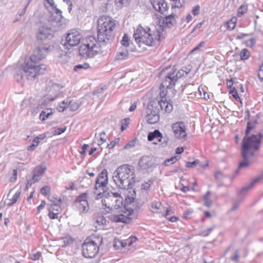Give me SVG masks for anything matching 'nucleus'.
<instances>
[{
	"label": "nucleus",
	"instance_id": "1",
	"mask_svg": "<svg viewBox=\"0 0 263 263\" xmlns=\"http://www.w3.org/2000/svg\"><path fill=\"white\" fill-rule=\"evenodd\" d=\"M53 48L47 44H41L39 45L34 50L33 54L29 59H26L24 65L22 67V70L24 73V76L28 80H34L38 76L44 74L46 71V66L44 64L38 65L37 63L42 59H44L47 53L51 51ZM16 78L19 81V78L22 79L23 74L17 73Z\"/></svg>",
	"mask_w": 263,
	"mask_h": 263
},
{
	"label": "nucleus",
	"instance_id": "2",
	"mask_svg": "<svg viewBox=\"0 0 263 263\" xmlns=\"http://www.w3.org/2000/svg\"><path fill=\"white\" fill-rule=\"evenodd\" d=\"M176 17H177V16L173 14L166 16L162 20L161 24L158 26V27L154 28L149 27L145 28L139 25L133 34L136 42L139 46L142 44L148 46L155 45L156 42L160 40L163 28H171L176 24Z\"/></svg>",
	"mask_w": 263,
	"mask_h": 263
},
{
	"label": "nucleus",
	"instance_id": "3",
	"mask_svg": "<svg viewBox=\"0 0 263 263\" xmlns=\"http://www.w3.org/2000/svg\"><path fill=\"white\" fill-rule=\"evenodd\" d=\"M116 21L108 16H102L98 20V40L101 46L110 43L116 33Z\"/></svg>",
	"mask_w": 263,
	"mask_h": 263
},
{
	"label": "nucleus",
	"instance_id": "4",
	"mask_svg": "<svg viewBox=\"0 0 263 263\" xmlns=\"http://www.w3.org/2000/svg\"><path fill=\"white\" fill-rule=\"evenodd\" d=\"M115 183L122 189H132L136 182L135 174L128 165L120 166L113 175Z\"/></svg>",
	"mask_w": 263,
	"mask_h": 263
},
{
	"label": "nucleus",
	"instance_id": "5",
	"mask_svg": "<svg viewBox=\"0 0 263 263\" xmlns=\"http://www.w3.org/2000/svg\"><path fill=\"white\" fill-rule=\"evenodd\" d=\"M80 55L84 58H91L97 53L102 52L101 45L97 42L93 36H89L86 38L85 42L79 48Z\"/></svg>",
	"mask_w": 263,
	"mask_h": 263
},
{
	"label": "nucleus",
	"instance_id": "6",
	"mask_svg": "<svg viewBox=\"0 0 263 263\" xmlns=\"http://www.w3.org/2000/svg\"><path fill=\"white\" fill-rule=\"evenodd\" d=\"M102 243L103 238L100 236H95L92 239H86L82 247L83 255L86 258L94 257Z\"/></svg>",
	"mask_w": 263,
	"mask_h": 263
},
{
	"label": "nucleus",
	"instance_id": "7",
	"mask_svg": "<svg viewBox=\"0 0 263 263\" xmlns=\"http://www.w3.org/2000/svg\"><path fill=\"white\" fill-rule=\"evenodd\" d=\"M123 198L118 193H110L107 194L102 200L103 206L108 209L110 212H113L123 206Z\"/></svg>",
	"mask_w": 263,
	"mask_h": 263
},
{
	"label": "nucleus",
	"instance_id": "8",
	"mask_svg": "<svg viewBox=\"0 0 263 263\" xmlns=\"http://www.w3.org/2000/svg\"><path fill=\"white\" fill-rule=\"evenodd\" d=\"M262 138L263 133H258L256 135H252L250 137H243L241 146L244 143H248L249 149L247 155L249 159H253L252 157L255 155V152L259 149Z\"/></svg>",
	"mask_w": 263,
	"mask_h": 263
},
{
	"label": "nucleus",
	"instance_id": "9",
	"mask_svg": "<svg viewBox=\"0 0 263 263\" xmlns=\"http://www.w3.org/2000/svg\"><path fill=\"white\" fill-rule=\"evenodd\" d=\"M186 73L182 70V69L176 71L173 70L166 73L164 79L160 84V88H172L175 86L176 82L182 77H185Z\"/></svg>",
	"mask_w": 263,
	"mask_h": 263
},
{
	"label": "nucleus",
	"instance_id": "10",
	"mask_svg": "<svg viewBox=\"0 0 263 263\" xmlns=\"http://www.w3.org/2000/svg\"><path fill=\"white\" fill-rule=\"evenodd\" d=\"M51 14L49 17V22L51 25L55 28V31H58L64 28L62 20L64 18L62 16V12L58 8L51 10Z\"/></svg>",
	"mask_w": 263,
	"mask_h": 263
},
{
	"label": "nucleus",
	"instance_id": "11",
	"mask_svg": "<svg viewBox=\"0 0 263 263\" xmlns=\"http://www.w3.org/2000/svg\"><path fill=\"white\" fill-rule=\"evenodd\" d=\"M81 35L75 30H71L66 37L64 46L68 49L70 47L78 45L81 41Z\"/></svg>",
	"mask_w": 263,
	"mask_h": 263
},
{
	"label": "nucleus",
	"instance_id": "12",
	"mask_svg": "<svg viewBox=\"0 0 263 263\" xmlns=\"http://www.w3.org/2000/svg\"><path fill=\"white\" fill-rule=\"evenodd\" d=\"M249 146L247 143H244L241 146V154L243 160L240 162L238 166L235 173L237 174L239 170L241 169H245L247 168L250 164L253 162V159H249V156L247 155Z\"/></svg>",
	"mask_w": 263,
	"mask_h": 263
},
{
	"label": "nucleus",
	"instance_id": "13",
	"mask_svg": "<svg viewBox=\"0 0 263 263\" xmlns=\"http://www.w3.org/2000/svg\"><path fill=\"white\" fill-rule=\"evenodd\" d=\"M155 166V159L152 155L143 156L138 162V167L141 170H148Z\"/></svg>",
	"mask_w": 263,
	"mask_h": 263
},
{
	"label": "nucleus",
	"instance_id": "14",
	"mask_svg": "<svg viewBox=\"0 0 263 263\" xmlns=\"http://www.w3.org/2000/svg\"><path fill=\"white\" fill-rule=\"evenodd\" d=\"M175 137L177 139H183L186 137V128L182 122H178L172 126Z\"/></svg>",
	"mask_w": 263,
	"mask_h": 263
},
{
	"label": "nucleus",
	"instance_id": "15",
	"mask_svg": "<svg viewBox=\"0 0 263 263\" xmlns=\"http://www.w3.org/2000/svg\"><path fill=\"white\" fill-rule=\"evenodd\" d=\"M46 170V167L45 163H42L41 165L35 167L33 171V176L31 179L28 180V183L32 184L39 181Z\"/></svg>",
	"mask_w": 263,
	"mask_h": 263
},
{
	"label": "nucleus",
	"instance_id": "16",
	"mask_svg": "<svg viewBox=\"0 0 263 263\" xmlns=\"http://www.w3.org/2000/svg\"><path fill=\"white\" fill-rule=\"evenodd\" d=\"M160 99L158 100L160 103L159 105V109L164 110L165 112H170L173 108L172 102L171 100L167 101L165 98V94L163 91L160 93Z\"/></svg>",
	"mask_w": 263,
	"mask_h": 263
},
{
	"label": "nucleus",
	"instance_id": "17",
	"mask_svg": "<svg viewBox=\"0 0 263 263\" xmlns=\"http://www.w3.org/2000/svg\"><path fill=\"white\" fill-rule=\"evenodd\" d=\"M87 199V194L86 193H84L80 195L74 201V203L77 205V206L80 210L82 209L83 212L87 211L89 209Z\"/></svg>",
	"mask_w": 263,
	"mask_h": 263
},
{
	"label": "nucleus",
	"instance_id": "18",
	"mask_svg": "<svg viewBox=\"0 0 263 263\" xmlns=\"http://www.w3.org/2000/svg\"><path fill=\"white\" fill-rule=\"evenodd\" d=\"M108 184V173L106 169H104L99 174L96 181L95 189L99 187H105Z\"/></svg>",
	"mask_w": 263,
	"mask_h": 263
},
{
	"label": "nucleus",
	"instance_id": "19",
	"mask_svg": "<svg viewBox=\"0 0 263 263\" xmlns=\"http://www.w3.org/2000/svg\"><path fill=\"white\" fill-rule=\"evenodd\" d=\"M150 2L153 8L161 14H163L168 8L165 0H150Z\"/></svg>",
	"mask_w": 263,
	"mask_h": 263
},
{
	"label": "nucleus",
	"instance_id": "20",
	"mask_svg": "<svg viewBox=\"0 0 263 263\" xmlns=\"http://www.w3.org/2000/svg\"><path fill=\"white\" fill-rule=\"evenodd\" d=\"M60 90V87L58 84H52L51 86H48L46 88L47 96L50 100H54L57 97Z\"/></svg>",
	"mask_w": 263,
	"mask_h": 263
},
{
	"label": "nucleus",
	"instance_id": "21",
	"mask_svg": "<svg viewBox=\"0 0 263 263\" xmlns=\"http://www.w3.org/2000/svg\"><path fill=\"white\" fill-rule=\"evenodd\" d=\"M53 35L50 33V30L49 28L43 26L39 29L37 35L38 40L43 41L46 39H51Z\"/></svg>",
	"mask_w": 263,
	"mask_h": 263
},
{
	"label": "nucleus",
	"instance_id": "22",
	"mask_svg": "<svg viewBox=\"0 0 263 263\" xmlns=\"http://www.w3.org/2000/svg\"><path fill=\"white\" fill-rule=\"evenodd\" d=\"M110 220L116 222H122L129 223L132 221V218L123 214L118 215L113 214L110 216Z\"/></svg>",
	"mask_w": 263,
	"mask_h": 263
},
{
	"label": "nucleus",
	"instance_id": "23",
	"mask_svg": "<svg viewBox=\"0 0 263 263\" xmlns=\"http://www.w3.org/2000/svg\"><path fill=\"white\" fill-rule=\"evenodd\" d=\"M155 139H158V141L161 142L162 139L164 140V142L166 144L167 142L165 138L162 137V134L158 129H155L153 132H149L147 136V139L149 141L154 140Z\"/></svg>",
	"mask_w": 263,
	"mask_h": 263
},
{
	"label": "nucleus",
	"instance_id": "24",
	"mask_svg": "<svg viewBox=\"0 0 263 263\" xmlns=\"http://www.w3.org/2000/svg\"><path fill=\"white\" fill-rule=\"evenodd\" d=\"M159 102H158V99H151L147 105L146 108V111H151L153 113L159 114Z\"/></svg>",
	"mask_w": 263,
	"mask_h": 263
},
{
	"label": "nucleus",
	"instance_id": "25",
	"mask_svg": "<svg viewBox=\"0 0 263 263\" xmlns=\"http://www.w3.org/2000/svg\"><path fill=\"white\" fill-rule=\"evenodd\" d=\"M145 119L149 124H155L159 121V114L153 113L152 110L146 111Z\"/></svg>",
	"mask_w": 263,
	"mask_h": 263
},
{
	"label": "nucleus",
	"instance_id": "26",
	"mask_svg": "<svg viewBox=\"0 0 263 263\" xmlns=\"http://www.w3.org/2000/svg\"><path fill=\"white\" fill-rule=\"evenodd\" d=\"M53 114V111L51 109L47 108L44 110H43L40 115L39 118L42 121H45L49 118V117Z\"/></svg>",
	"mask_w": 263,
	"mask_h": 263
},
{
	"label": "nucleus",
	"instance_id": "27",
	"mask_svg": "<svg viewBox=\"0 0 263 263\" xmlns=\"http://www.w3.org/2000/svg\"><path fill=\"white\" fill-rule=\"evenodd\" d=\"M127 243L122 240L115 238L114 242V247L116 249H120L126 247Z\"/></svg>",
	"mask_w": 263,
	"mask_h": 263
},
{
	"label": "nucleus",
	"instance_id": "28",
	"mask_svg": "<svg viewBox=\"0 0 263 263\" xmlns=\"http://www.w3.org/2000/svg\"><path fill=\"white\" fill-rule=\"evenodd\" d=\"M68 105L69 100L68 99L64 100L57 106V109L60 112H63L68 107Z\"/></svg>",
	"mask_w": 263,
	"mask_h": 263
},
{
	"label": "nucleus",
	"instance_id": "29",
	"mask_svg": "<svg viewBox=\"0 0 263 263\" xmlns=\"http://www.w3.org/2000/svg\"><path fill=\"white\" fill-rule=\"evenodd\" d=\"M21 194V190L17 191L15 193V194L13 196L12 198L10 199V201L11 202L9 203H8V204H7L8 206H11L13 205L14 203H15L17 202L18 198L20 197Z\"/></svg>",
	"mask_w": 263,
	"mask_h": 263
},
{
	"label": "nucleus",
	"instance_id": "30",
	"mask_svg": "<svg viewBox=\"0 0 263 263\" xmlns=\"http://www.w3.org/2000/svg\"><path fill=\"white\" fill-rule=\"evenodd\" d=\"M210 195L211 192L210 191H208L203 196V200L204 201V204L207 207H210L212 204V201L211 200L210 198Z\"/></svg>",
	"mask_w": 263,
	"mask_h": 263
},
{
	"label": "nucleus",
	"instance_id": "31",
	"mask_svg": "<svg viewBox=\"0 0 263 263\" xmlns=\"http://www.w3.org/2000/svg\"><path fill=\"white\" fill-rule=\"evenodd\" d=\"M128 57V52L126 50L119 52L116 56V59L118 60H121L125 59Z\"/></svg>",
	"mask_w": 263,
	"mask_h": 263
},
{
	"label": "nucleus",
	"instance_id": "32",
	"mask_svg": "<svg viewBox=\"0 0 263 263\" xmlns=\"http://www.w3.org/2000/svg\"><path fill=\"white\" fill-rule=\"evenodd\" d=\"M240 59L245 60L248 59L250 57V52L247 49H243L240 53Z\"/></svg>",
	"mask_w": 263,
	"mask_h": 263
},
{
	"label": "nucleus",
	"instance_id": "33",
	"mask_svg": "<svg viewBox=\"0 0 263 263\" xmlns=\"http://www.w3.org/2000/svg\"><path fill=\"white\" fill-rule=\"evenodd\" d=\"M53 100H50L48 98V96L46 95L43 98H42L40 101H39L38 105L39 106H45L47 104H48L50 102L52 101Z\"/></svg>",
	"mask_w": 263,
	"mask_h": 263
},
{
	"label": "nucleus",
	"instance_id": "34",
	"mask_svg": "<svg viewBox=\"0 0 263 263\" xmlns=\"http://www.w3.org/2000/svg\"><path fill=\"white\" fill-rule=\"evenodd\" d=\"M68 106H69L68 107H69L70 110L72 111H74L79 108L80 105L78 103H77L75 101L69 100V105Z\"/></svg>",
	"mask_w": 263,
	"mask_h": 263
},
{
	"label": "nucleus",
	"instance_id": "35",
	"mask_svg": "<svg viewBox=\"0 0 263 263\" xmlns=\"http://www.w3.org/2000/svg\"><path fill=\"white\" fill-rule=\"evenodd\" d=\"M49 211H51L54 212V211L57 212V213H59L61 211V207L59 205L56 203H53L49 205L48 208Z\"/></svg>",
	"mask_w": 263,
	"mask_h": 263
},
{
	"label": "nucleus",
	"instance_id": "36",
	"mask_svg": "<svg viewBox=\"0 0 263 263\" xmlns=\"http://www.w3.org/2000/svg\"><path fill=\"white\" fill-rule=\"evenodd\" d=\"M89 67V65L87 63H84L83 64H78L76 65L74 68L73 70L76 71H79L80 69H86Z\"/></svg>",
	"mask_w": 263,
	"mask_h": 263
},
{
	"label": "nucleus",
	"instance_id": "37",
	"mask_svg": "<svg viewBox=\"0 0 263 263\" xmlns=\"http://www.w3.org/2000/svg\"><path fill=\"white\" fill-rule=\"evenodd\" d=\"M153 181L149 180L147 182H145L141 185V190L147 191L149 189L150 186L153 184Z\"/></svg>",
	"mask_w": 263,
	"mask_h": 263
},
{
	"label": "nucleus",
	"instance_id": "38",
	"mask_svg": "<svg viewBox=\"0 0 263 263\" xmlns=\"http://www.w3.org/2000/svg\"><path fill=\"white\" fill-rule=\"evenodd\" d=\"M178 160V158L177 156L172 157L170 159L165 160L164 161V164L165 165H168L170 164H173Z\"/></svg>",
	"mask_w": 263,
	"mask_h": 263
},
{
	"label": "nucleus",
	"instance_id": "39",
	"mask_svg": "<svg viewBox=\"0 0 263 263\" xmlns=\"http://www.w3.org/2000/svg\"><path fill=\"white\" fill-rule=\"evenodd\" d=\"M247 10V5H241L238 10L237 15L240 17L242 15L245 13Z\"/></svg>",
	"mask_w": 263,
	"mask_h": 263
},
{
	"label": "nucleus",
	"instance_id": "40",
	"mask_svg": "<svg viewBox=\"0 0 263 263\" xmlns=\"http://www.w3.org/2000/svg\"><path fill=\"white\" fill-rule=\"evenodd\" d=\"M161 206V203L159 202H153L151 205L152 211L154 213H157Z\"/></svg>",
	"mask_w": 263,
	"mask_h": 263
},
{
	"label": "nucleus",
	"instance_id": "41",
	"mask_svg": "<svg viewBox=\"0 0 263 263\" xmlns=\"http://www.w3.org/2000/svg\"><path fill=\"white\" fill-rule=\"evenodd\" d=\"M50 191H51L50 187L49 186L46 185V186H43L41 189V193L42 195H45V196L46 195H49L50 194Z\"/></svg>",
	"mask_w": 263,
	"mask_h": 263
},
{
	"label": "nucleus",
	"instance_id": "42",
	"mask_svg": "<svg viewBox=\"0 0 263 263\" xmlns=\"http://www.w3.org/2000/svg\"><path fill=\"white\" fill-rule=\"evenodd\" d=\"M230 93L232 94V96L235 98V100L237 101L240 100L235 87H233L230 89Z\"/></svg>",
	"mask_w": 263,
	"mask_h": 263
},
{
	"label": "nucleus",
	"instance_id": "43",
	"mask_svg": "<svg viewBox=\"0 0 263 263\" xmlns=\"http://www.w3.org/2000/svg\"><path fill=\"white\" fill-rule=\"evenodd\" d=\"M263 178V174H261L259 176L254 178L252 181L250 183V186L252 187L257 182H259Z\"/></svg>",
	"mask_w": 263,
	"mask_h": 263
},
{
	"label": "nucleus",
	"instance_id": "44",
	"mask_svg": "<svg viewBox=\"0 0 263 263\" xmlns=\"http://www.w3.org/2000/svg\"><path fill=\"white\" fill-rule=\"evenodd\" d=\"M121 43L124 47H127L129 45L128 36L126 34L123 36Z\"/></svg>",
	"mask_w": 263,
	"mask_h": 263
},
{
	"label": "nucleus",
	"instance_id": "45",
	"mask_svg": "<svg viewBox=\"0 0 263 263\" xmlns=\"http://www.w3.org/2000/svg\"><path fill=\"white\" fill-rule=\"evenodd\" d=\"M199 162L200 161L198 160H195L193 162H187L186 163L185 166L187 167L193 168L195 167Z\"/></svg>",
	"mask_w": 263,
	"mask_h": 263
},
{
	"label": "nucleus",
	"instance_id": "46",
	"mask_svg": "<svg viewBox=\"0 0 263 263\" xmlns=\"http://www.w3.org/2000/svg\"><path fill=\"white\" fill-rule=\"evenodd\" d=\"M73 240L70 238H65L63 241L64 244L62 246V248L66 247L70 244L72 243Z\"/></svg>",
	"mask_w": 263,
	"mask_h": 263
},
{
	"label": "nucleus",
	"instance_id": "47",
	"mask_svg": "<svg viewBox=\"0 0 263 263\" xmlns=\"http://www.w3.org/2000/svg\"><path fill=\"white\" fill-rule=\"evenodd\" d=\"M118 7H122L123 5H128L130 0H115Z\"/></svg>",
	"mask_w": 263,
	"mask_h": 263
},
{
	"label": "nucleus",
	"instance_id": "48",
	"mask_svg": "<svg viewBox=\"0 0 263 263\" xmlns=\"http://www.w3.org/2000/svg\"><path fill=\"white\" fill-rule=\"evenodd\" d=\"M256 43V39L255 38H251L246 41V45L249 47H252Z\"/></svg>",
	"mask_w": 263,
	"mask_h": 263
},
{
	"label": "nucleus",
	"instance_id": "49",
	"mask_svg": "<svg viewBox=\"0 0 263 263\" xmlns=\"http://www.w3.org/2000/svg\"><path fill=\"white\" fill-rule=\"evenodd\" d=\"M120 141V138H117L115 140L110 142V143H108L107 144V146L109 148H113L115 145L118 143H119Z\"/></svg>",
	"mask_w": 263,
	"mask_h": 263
},
{
	"label": "nucleus",
	"instance_id": "50",
	"mask_svg": "<svg viewBox=\"0 0 263 263\" xmlns=\"http://www.w3.org/2000/svg\"><path fill=\"white\" fill-rule=\"evenodd\" d=\"M129 119H125L122 121V125L121 127V131H124L128 126L129 122L127 121Z\"/></svg>",
	"mask_w": 263,
	"mask_h": 263
},
{
	"label": "nucleus",
	"instance_id": "51",
	"mask_svg": "<svg viewBox=\"0 0 263 263\" xmlns=\"http://www.w3.org/2000/svg\"><path fill=\"white\" fill-rule=\"evenodd\" d=\"M50 7L51 10L57 9V5L54 4V0H45Z\"/></svg>",
	"mask_w": 263,
	"mask_h": 263
},
{
	"label": "nucleus",
	"instance_id": "52",
	"mask_svg": "<svg viewBox=\"0 0 263 263\" xmlns=\"http://www.w3.org/2000/svg\"><path fill=\"white\" fill-rule=\"evenodd\" d=\"M239 252L238 250H236L234 253V255L231 257V259L235 262H238L239 260Z\"/></svg>",
	"mask_w": 263,
	"mask_h": 263
},
{
	"label": "nucleus",
	"instance_id": "53",
	"mask_svg": "<svg viewBox=\"0 0 263 263\" xmlns=\"http://www.w3.org/2000/svg\"><path fill=\"white\" fill-rule=\"evenodd\" d=\"M97 222L100 225L106 224V220L103 216H100L97 218Z\"/></svg>",
	"mask_w": 263,
	"mask_h": 263
},
{
	"label": "nucleus",
	"instance_id": "54",
	"mask_svg": "<svg viewBox=\"0 0 263 263\" xmlns=\"http://www.w3.org/2000/svg\"><path fill=\"white\" fill-rule=\"evenodd\" d=\"M105 135V132H103L101 133L99 135V140L101 141V143H98V145H101L103 143L106 142V139L104 138L103 136Z\"/></svg>",
	"mask_w": 263,
	"mask_h": 263
},
{
	"label": "nucleus",
	"instance_id": "55",
	"mask_svg": "<svg viewBox=\"0 0 263 263\" xmlns=\"http://www.w3.org/2000/svg\"><path fill=\"white\" fill-rule=\"evenodd\" d=\"M250 124L249 123H247V128L245 131V136L244 137H250L251 136H248L249 134L250 131L253 129V127L250 126Z\"/></svg>",
	"mask_w": 263,
	"mask_h": 263
},
{
	"label": "nucleus",
	"instance_id": "56",
	"mask_svg": "<svg viewBox=\"0 0 263 263\" xmlns=\"http://www.w3.org/2000/svg\"><path fill=\"white\" fill-rule=\"evenodd\" d=\"M224 177L223 174L220 171H217L215 174V177L218 180H221Z\"/></svg>",
	"mask_w": 263,
	"mask_h": 263
},
{
	"label": "nucleus",
	"instance_id": "57",
	"mask_svg": "<svg viewBox=\"0 0 263 263\" xmlns=\"http://www.w3.org/2000/svg\"><path fill=\"white\" fill-rule=\"evenodd\" d=\"M66 129V127L58 128L55 129L54 132L56 135H60L63 133Z\"/></svg>",
	"mask_w": 263,
	"mask_h": 263
},
{
	"label": "nucleus",
	"instance_id": "58",
	"mask_svg": "<svg viewBox=\"0 0 263 263\" xmlns=\"http://www.w3.org/2000/svg\"><path fill=\"white\" fill-rule=\"evenodd\" d=\"M135 141L134 140H132L129 141L128 143H127L124 147V149H128L131 147H133L135 146Z\"/></svg>",
	"mask_w": 263,
	"mask_h": 263
},
{
	"label": "nucleus",
	"instance_id": "59",
	"mask_svg": "<svg viewBox=\"0 0 263 263\" xmlns=\"http://www.w3.org/2000/svg\"><path fill=\"white\" fill-rule=\"evenodd\" d=\"M58 213H54L51 211H49L48 216L51 219H57L58 218Z\"/></svg>",
	"mask_w": 263,
	"mask_h": 263
},
{
	"label": "nucleus",
	"instance_id": "60",
	"mask_svg": "<svg viewBox=\"0 0 263 263\" xmlns=\"http://www.w3.org/2000/svg\"><path fill=\"white\" fill-rule=\"evenodd\" d=\"M199 11L200 6L199 5H197L193 8L192 10V13L194 15H197L199 13Z\"/></svg>",
	"mask_w": 263,
	"mask_h": 263
},
{
	"label": "nucleus",
	"instance_id": "61",
	"mask_svg": "<svg viewBox=\"0 0 263 263\" xmlns=\"http://www.w3.org/2000/svg\"><path fill=\"white\" fill-rule=\"evenodd\" d=\"M214 228H215V226H212V227L207 229L206 230L202 231L201 232V235H202L205 236H208V234H209V233L210 232L212 231L213 230H214Z\"/></svg>",
	"mask_w": 263,
	"mask_h": 263
},
{
	"label": "nucleus",
	"instance_id": "62",
	"mask_svg": "<svg viewBox=\"0 0 263 263\" xmlns=\"http://www.w3.org/2000/svg\"><path fill=\"white\" fill-rule=\"evenodd\" d=\"M258 77L261 81H263V63L260 67V69L258 73Z\"/></svg>",
	"mask_w": 263,
	"mask_h": 263
},
{
	"label": "nucleus",
	"instance_id": "63",
	"mask_svg": "<svg viewBox=\"0 0 263 263\" xmlns=\"http://www.w3.org/2000/svg\"><path fill=\"white\" fill-rule=\"evenodd\" d=\"M252 187V186H250V184L249 183L248 185H246V186L242 188V189L240 191L239 194L241 195L244 193L248 192Z\"/></svg>",
	"mask_w": 263,
	"mask_h": 263
},
{
	"label": "nucleus",
	"instance_id": "64",
	"mask_svg": "<svg viewBox=\"0 0 263 263\" xmlns=\"http://www.w3.org/2000/svg\"><path fill=\"white\" fill-rule=\"evenodd\" d=\"M248 123H249L250 124V126L251 127H253V128H255V125L257 124V119L256 117L253 118L251 121H249Z\"/></svg>",
	"mask_w": 263,
	"mask_h": 263
}]
</instances>
